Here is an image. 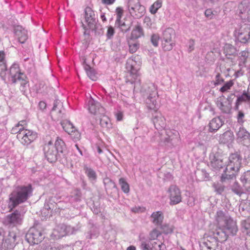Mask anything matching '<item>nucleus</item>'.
<instances>
[{"label":"nucleus","instance_id":"f257e3e1","mask_svg":"<svg viewBox=\"0 0 250 250\" xmlns=\"http://www.w3.org/2000/svg\"><path fill=\"white\" fill-rule=\"evenodd\" d=\"M144 98H146V103L147 107L150 110H153L155 114L153 116V122L157 130H162L166 125V120L161 113L157 112L158 99L157 88L153 83L145 84L140 89Z\"/></svg>","mask_w":250,"mask_h":250},{"label":"nucleus","instance_id":"f03ea898","mask_svg":"<svg viewBox=\"0 0 250 250\" xmlns=\"http://www.w3.org/2000/svg\"><path fill=\"white\" fill-rule=\"evenodd\" d=\"M242 160L240 152H235L230 154L227 167L221 177L222 182H226L236 178L242 167Z\"/></svg>","mask_w":250,"mask_h":250},{"label":"nucleus","instance_id":"7ed1b4c3","mask_svg":"<svg viewBox=\"0 0 250 250\" xmlns=\"http://www.w3.org/2000/svg\"><path fill=\"white\" fill-rule=\"evenodd\" d=\"M32 188L31 185L17 187L9 195V205L15 208L24 202L31 194Z\"/></svg>","mask_w":250,"mask_h":250},{"label":"nucleus","instance_id":"20e7f679","mask_svg":"<svg viewBox=\"0 0 250 250\" xmlns=\"http://www.w3.org/2000/svg\"><path fill=\"white\" fill-rule=\"evenodd\" d=\"M140 58L138 56L132 57L128 59L126 63V68L129 71L126 76V83L134 84V90H139L140 87V79L139 78L138 68L136 65L138 62H140Z\"/></svg>","mask_w":250,"mask_h":250},{"label":"nucleus","instance_id":"39448f33","mask_svg":"<svg viewBox=\"0 0 250 250\" xmlns=\"http://www.w3.org/2000/svg\"><path fill=\"white\" fill-rule=\"evenodd\" d=\"M80 228L81 227L79 225L76 227H71L63 224H60L56 227L52 234L55 236L56 239H60L66 235L75 233L80 229Z\"/></svg>","mask_w":250,"mask_h":250},{"label":"nucleus","instance_id":"423d86ee","mask_svg":"<svg viewBox=\"0 0 250 250\" xmlns=\"http://www.w3.org/2000/svg\"><path fill=\"white\" fill-rule=\"evenodd\" d=\"M127 7L130 14L136 19L141 18L146 12L145 7L141 4L140 0H128Z\"/></svg>","mask_w":250,"mask_h":250},{"label":"nucleus","instance_id":"0eeeda50","mask_svg":"<svg viewBox=\"0 0 250 250\" xmlns=\"http://www.w3.org/2000/svg\"><path fill=\"white\" fill-rule=\"evenodd\" d=\"M23 219V215L16 210L14 212L7 215L3 220L4 225L8 227H14L21 225Z\"/></svg>","mask_w":250,"mask_h":250},{"label":"nucleus","instance_id":"6e6552de","mask_svg":"<svg viewBox=\"0 0 250 250\" xmlns=\"http://www.w3.org/2000/svg\"><path fill=\"white\" fill-rule=\"evenodd\" d=\"M43 150L45 158L50 163L56 162L58 158V155H59L60 153L55 147L51 141L47 144L44 145Z\"/></svg>","mask_w":250,"mask_h":250},{"label":"nucleus","instance_id":"1a4fd4ad","mask_svg":"<svg viewBox=\"0 0 250 250\" xmlns=\"http://www.w3.org/2000/svg\"><path fill=\"white\" fill-rule=\"evenodd\" d=\"M17 137L23 145H27L36 139L37 134L33 131L24 129L22 127V130L17 134Z\"/></svg>","mask_w":250,"mask_h":250},{"label":"nucleus","instance_id":"9d476101","mask_svg":"<svg viewBox=\"0 0 250 250\" xmlns=\"http://www.w3.org/2000/svg\"><path fill=\"white\" fill-rule=\"evenodd\" d=\"M27 242L31 244H38L43 239L44 236L41 230L35 227H33L29 230L25 235Z\"/></svg>","mask_w":250,"mask_h":250},{"label":"nucleus","instance_id":"9b49d317","mask_svg":"<svg viewBox=\"0 0 250 250\" xmlns=\"http://www.w3.org/2000/svg\"><path fill=\"white\" fill-rule=\"evenodd\" d=\"M235 35L241 42L246 43L250 39V25L246 23L241 25L235 31Z\"/></svg>","mask_w":250,"mask_h":250},{"label":"nucleus","instance_id":"f8f14e48","mask_svg":"<svg viewBox=\"0 0 250 250\" xmlns=\"http://www.w3.org/2000/svg\"><path fill=\"white\" fill-rule=\"evenodd\" d=\"M179 134L176 130H167L166 135L161 139V143L168 146H174L178 141Z\"/></svg>","mask_w":250,"mask_h":250},{"label":"nucleus","instance_id":"ddd939ff","mask_svg":"<svg viewBox=\"0 0 250 250\" xmlns=\"http://www.w3.org/2000/svg\"><path fill=\"white\" fill-rule=\"evenodd\" d=\"M170 204L176 205L181 202L182 197L180 189L175 185H171L168 189Z\"/></svg>","mask_w":250,"mask_h":250},{"label":"nucleus","instance_id":"4468645a","mask_svg":"<svg viewBox=\"0 0 250 250\" xmlns=\"http://www.w3.org/2000/svg\"><path fill=\"white\" fill-rule=\"evenodd\" d=\"M217 241L211 236L204 237L200 243L201 250H216Z\"/></svg>","mask_w":250,"mask_h":250},{"label":"nucleus","instance_id":"2eb2a0df","mask_svg":"<svg viewBox=\"0 0 250 250\" xmlns=\"http://www.w3.org/2000/svg\"><path fill=\"white\" fill-rule=\"evenodd\" d=\"M85 20L89 29L92 30H96V21L94 12L90 7L85 9Z\"/></svg>","mask_w":250,"mask_h":250},{"label":"nucleus","instance_id":"dca6fc26","mask_svg":"<svg viewBox=\"0 0 250 250\" xmlns=\"http://www.w3.org/2000/svg\"><path fill=\"white\" fill-rule=\"evenodd\" d=\"M88 110L91 113L97 116L105 113V109L101 106V104L92 98L89 101Z\"/></svg>","mask_w":250,"mask_h":250},{"label":"nucleus","instance_id":"f3484780","mask_svg":"<svg viewBox=\"0 0 250 250\" xmlns=\"http://www.w3.org/2000/svg\"><path fill=\"white\" fill-rule=\"evenodd\" d=\"M222 227L229 236L235 235L238 231L236 222L231 218L226 220V223L222 225Z\"/></svg>","mask_w":250,"mask_h":250},{"label":"nucleus","instance_id":"a211bd4d","mask_svg":"<svg viewBox=\"0 0 250 250\" xmlns=\"http://www.w3.org/2000/svg\"><path fill=\"white\" fill-rule=\"evenodd\" d=\"M17 235L15 232L10 231L8 235L4 239L3 247L7 249L13 248L16 244Z\"/></svg>","mask_w":250,"mask_h":250},{"label":"nucleus","instance_id":"6ab92c4d","mask_svg":"<svg viewBox=\"0 0 250 250\" xmlns=\"http://www.w3.org/2000/svg\"><path fill=\"white\" fill-rule=\"evenodd\" d=\"M14 33L21 43H24L28 38L27 31L20 25L14 27Z\"/></svg>","mask_w":250,"mask_h":250},{"label":"nucleus","instance_id":"aec40b11","mask_svg":"<svg viewBox=\"0 0 250 250\" xmlns=\"http://www.w3.org/2000/svg\"><path fill=\"white\" fill-rule=\"evenodd\" d=\"M236 135L238 138L242 140L244 146H248L250 145V133L245 128L240 127Z\"/></svg>","mask_w":250,"mask_h":250},{"label":"nucleus","instance_id":"412c9836","mask_svg":"<svg viewBox=\"0 0 250 250\" xmlns=\"http://www.w3.org/2000/svg\"><path fill=\"white\" fill-rule=\"evenodd\" d=\"M213 238H214L217 242L222 243L226 241L229 235L226 233L222 227L217 229L215 231L213 232Z\"/></svg>","mask_w":250,"mask_h":250},{"label":"nucleus","instance_id":"4be33fe9","mask_svg":"<svg viewBox=\"0 0 250 250\" xmlns=\"http://www.w3.org/2000/svg\"><path fill=\"white\" fill-rule=\"evenodd\" d=\"M9 74L13 83H16L17 82L18 78L19 75L24 74L21 72L19 65L17 64H14L11 66L9 70Z\"/></svg>","mask_w":250,"mask_h":250},{"label":"nucleus","instance_id":"5701e85b","mask_svg":"<svg viewBox=\"0 0 250 250\" xmlns=\"http://www.w3.org/2000/svg\"><path fill=\"white\" fill-rule=\"evenodd\" d=\"M5 56L4 52L3 51H0V77H1L3 80L5 79L7 70Z\"/></svg>","mask_w":250,"mask_h":250},{"label":"nucleus","instance_id":"b1692460","mask_svg":"<svg viewBox=\"0 0 250 250\" xmlns=\"http://www.w3.org/2000/svg\"><path fill=\"white\" fill-rule=\"evenodd\" d=\"M240 180L243 188L248 192H250V170L244 172L241 176Z\"/></svg>","mask_w":250,"mask_h":250},{"label":"nucleus","instance_id":"393cba45","mask_svg":"<svg viewBox=\"0 0 250 250\" xmlns=\"http://www.w3.org/2000/svg\"><path fill=\"white\" fill-rule=\"evenodd\" d=\"M164 217V214L162 211H158L154 212L150 216L151 221L155 226H161Z\"/></svg>","mask_w":250,"mask_h":250},{"label":"nucleus","instance_id":"a878e982","mask_svg":"<svg viewBox=\"0 0 250 250\" xmlns=\"http://www.w3.org/2000/svg\"><path fill=\"white\" fill-rule=\"evenodd\" d=\"M223 124L220 117H216L211 120L209 124V130L212 132L217 130Z\"/></svg>","mask_w":250,"mask_h":250},{"label":"nucleus","instance_id":"bb28decb","mask_svg":"<svg viewBox=\"0 0 250 250\" xmlns=\"http://www.w3.org/2000/svg\"><path fill=\"white\" fill-rule=\"evenodd\" d=\"M97 119L100 121V124L101 126L106 129H109L112 127V124L111 123L109 118L105 115V113L101 114L99 116L96 117Z\"/></svg>","mask_w":250,"mask_h":250},{"label":"nucleus","instance_id":"cd10ccee","mask_svg":"<svg viewBox=\"0 0 250 250\" xmlns=\"http://www.w3.org/2000/svg\"><path fill=\"white\" fill-rule=\"evenodd\" d=\"M233 135L230 131H226L220 135L219 141L222 144H229L233 141Z\"/></svg>","mask_w":250,"mask_h":250},{"label":"nucleus","instance_id":"c85d7f7f","mask_svg":"<svg viewBox=\"0 0 250 250\" xmlns=\"http://www.w3.org/2000/svg\"><path fill=\"white\" fill-rule=\"evenodd\" d=\"M210 166L215 169H219L225 166V163L223 162L221 158L213 155V158H211Z\"/></svg>","mask_w":250,"mask_h":250},{"label":"nucleus","instance_id":"c756f323","mask_svg":"<svg viewBox=\"0 0 250 250\" xmlns=\"http://www.w3.org/2000/svg\"><path fill=\"white\" fill-rule=\"evenodd\" d=\"M175 36V32L174 29L171 28L166 29L163 33L162 40H174Z\"/></svg>","mask_w":250,"mask_h":250},{"label":"nucleus","instance_id":"7c9ffc66","mask_svg":"<svg viewBox=\"0 0 250 250\" xmlns=\"http://www.w3.org/2000/svg\"><path fill=\"white\" fill-rule=\"evenodd\" d=\"M115 25L119 28L123 32H126L130 30L131 26V22L129 21H123L120 20L119 23H117V21H116Z\"/></svg>","mask_w":250,"mask_h":250},{"label":"nucleus","instance_id":"2f4dec72","mask_svg":"<svg viewBox=\"0 0 250 250\" xmlns=\"http://www.w3.org/2000/svg\"><path fill=\"white\" fill-rule=\"evenodd\" d=\"M129 51L130 53H135L140 47V44L138 42L132 39L128 41Z\"/></svg>","mask_w":250,"mask_h":250},{"label":"nucleus","instance_id":"473e14b6","mask_svg":"<svg viewBox=\"0 0 250 250\" xmlns=\"http://www.w3.org/2000/svg\"><path fill=\"white\" fill-rule=\"evenodd\" d=\"M230 217L229 216H226L224 213L221 211L219 210L216 212L215 215V220L217 222L218 224L222 226L223 224L222 223L224 222L226 223V220L229 219Z\"/></svg>","mask_w":250,"mask_h":250},{"label":"nucleus","instance_id":"72a5a7b5","mask_svg":"<svg viewBox=\"0 0 250 250\" xmlns=\"http://www.w3.org/2000/svg\"><path fill=\"white\" fill-rule=\"evenodd\" d=\"M60 104V101L59 100H56L54 103V105L51 112V117L54 120H59L62 117V111L60 110L59 111V115L56 116L55 115V111L56 110L57 106Z\"/></svg>","mask_w":250,"mask_h":250},{"label":"nucleus","instance_id":"f704fd0d","mask_svg":"<svg viewBox=\"0 0 250 250\" xmlns=\"http://www.w3.org/2000/svg\"><path fill=\"white\" fill-rule=\"evenodd\" d=\"M175 45L174 40H165L162 41V46L164 51H170L172 49Z\"/></svg>","mask_w":250,"mask_h":250},{"label":"nucleus","instance_id":"c9c22d12","mask_svg":"<svg viewBox=\"0 0 250 250\" xmlns=\"http://www.w3.org/2000/svg\"><path fill=\"white\" fill-rule=\"evenodd\" d=\"M231 190L235 194L241 196L244 193L243 188L236 181L231 186Z\"/></svg>","mask_w":250,"mask_h":250},{"label":"nucleus","instance_id":"e433bc0d","mask_svg":"<svg viewBox=\"0 0 250 250\" xmlns=\"http://www.w3.org/2000/svg\"><path fill=\"white\" fill-rule=\"evenodd\" d=\"M195 174L197 179L198 181H203L208 180L209 174L204 169L198 170Z\"/></svg>","mask_w":250,"mask_h":250},{"label":"nucleus","instance_id":"4c0bfd02","mask_svg":"<svg viewBox=\"0 0 250 250\" xmlns=\"http://www.w3.org/2000/svg\"><path fill=\"white\" fill-rule=\"evenodd\" d=\"M54 146L61 153H63L66 150L64 142L59 137H57Z\"/></svg>","mask_w":250,"mask_h":250},{"label":"nucleus","instance_id":"58836bf2","mask_svg":"<svg viewBox=\"0 0 250 250\" xmlns=\"http://www.w3.org/2000/svg\"><path fill=\"white\" fill-rule=\"evenodd\" d=\"M242 102H250V95L247 91H243L241 95L238 96L236 101V104Z\"/></svg>","mask_w":250,"mask_h":250},{"label":"nucleus","instance_id":"ea45409f","mask_svg":"<svg viewBox=\"0 0 250 250\" xmlns=\"http://www.w3.org/2000/svg\"><path fill=\"white\" fill-rule=\"evenodd\" d=\"M143 34V29L140 25H138L136 26L135 28L132 30L130 39L134 40L137 39L141 37Z\"/></svg>","mask_w":250,"mask_h":250},{"label":"nucleus","instance_id":"a19ab883","mask_svg":"<svg viewBox=\"0 0 250 250\" xmlns=\"http://www.w3.org/2000/svg\"><path fill=\"white\" fill-rule=\"evenodd\" d=\"M84 69L86 72L87 75L88 77L93 81H96L97 80V76L95 70L89 65L86 64L84 66Z\"/></svg>","mask_w":250,"mask_h":250},{"label":"nucleus","instance_id":"79ce46f5","mask_svg":"<svg viewBox=\"0 0 250 250\" xmlns=\"http://www.w3.org/2000/svg\"><path fill=\"white\" fill-rule=\"evenodd\" d=\"M61 125L65 131L68 134L70 133L71 130H73L75 128L72 124L69 121H64L61 123Z\"/></svg>","mask_w":250,"mask_h":250},{"label":"nucleus","instance_id":"37998d69","mask_svg":"<svg viewBox=\"0 0 250 250\" xmlns=\"http://www.w3.org/2000/svg\"><path fill=\"white\" fill-rule=\"evenodd\" d=\"M81 193L80 191H76L74 195L67 197L66 198V201H69L70 204L74 202H78L81 200Z\"/></svg>","mask_w":250,"mask_h":250},{"label":"nucleus","instance_id":"c03bdc74","mask_svg":"<svg viewBox=\"0 0 250 250\" xmlns=\"http://www.w3.org/2000/svg\"><path fill=\"white\" fill-rule=\"evenodd\" d=\"M119 184L121 186L122 190L125 193H127L129 192V186L124 178H121L119 179Z\"/></svg>","mask_w":250,"mask_h":250},{"label":"nucleus","instance_id":"a18cd8bd","mask_svg":"<svg viewBox=\"0 0 250 250\" xmlns=\"http://www.w3.org/2000/svg\"><path fill=\"white\" fill-rule=\"evenodd\" d=\"M152 246V250H166V245L161 242H153L151 243Z\"/></svg>","mask_w":250,"mask_h":250},{"label":"nucleus","instance_id":"49530a36","mask_svg":"<svg viewBox=\"0 0 250 250\" xmlns=\"http://www.w3.org/2000/svg\"><path fill=\"white\" fill-rule=\"evenodd\" d=\"M25 75L24 74H21V75H19L18 78L17 82L19 83L21 86V91H23L25 88V91L26 90L25 88L28 86L27 83L26 81L25 80Z\"/></svg>","mask_w":250,"mask_h":250},{"label":"nucleus","instance_id":"de8ad7c7","mask_svg":"<svg viewBox=\"0 0 250 250\" xmlns=\"http://www.w3.org/2000/svg\"><path fill=\"white\" fill-rule=\"evenodd\" d=\"M106 190L116 188L115 183L108 178H105L104 180Z\"/></svg>","mask_w":250,"mask_h":250},{"label":"nucleus","instance_id":"09e8293b","mask_svg":"<svg viewBox=\"0 0 250 250\" xmlns=\"http://www.w3.org/2000/svg\"><path fill=\"white\" fill-rule=\"evenodd\" d=\"M162 0H157L151 5L150 10V12L153 14H155L157 10L162 6Z\"/></svg>","mask_w":250,"mask_h":250},{"label":"nucleus","instance_id":"8fccbe9b","mask_svg":"<svg viewBox=\"0 0 250 250\" xmlns=\"http://www.w3.org/2000/svg\"><path fill=\"white\" fill-rule=\"evenodd\" d=\"M242 227L247 231V233H250V218L244 220L241 223Z\"/></svg>","mask_w":250,"mask_h":250},{"label":"nucleus","instance_id":"3c124183","mask_svg":"<svg viewBox=\"0 0 250 250\" xmlns=\"http://www.w3.org/2000/svg\"><path fill=\"white\" fill-rule=\"evenodd\" d=\"M85 173L87 176L92 180H95L96 178V174L94 170L90 168L86 167L85 168Z\"/></svg>","mask_w":250,"mask_h":250},{"label":"nucleus","instance_id":"603ef678","mask_svg":"<svg viewBox=\"0 0 250 250\" xmlns=\"http://www.w3.org/2000/svg\"><path fill=\"white\" fill-rule=\"evenodd\" d=\"M233 85V82L230 80L226 83L224 85L220 88V91L221 92H225L230 89Z\"/></svg>","mask_w":250,"mask_h":250},{"label":"nucleus","instance_id":"864d4df0","mask_svg":"<svg viewBox=\"0 0 250 250\" xmlns=\"http://www.w3.org/2000/svg\"><path fill=\"white\" fill-rule=\"evenodd\" d=\"M224 50L225 53H226V55L228 54L231 55L233 54L235 52V49L234 47L229 44L226 45Z\"/></svg>","mask_w":250,"mask_h":250},{"label":"nucleus","instance_id":"5fc2aeb1","mask_svg":"<svg viewBox=\"0 0 250 250\" xmlns=\"http://www.w3.org/2000/svg\"><path fill=\"white\" fill-rule=\"evenodd\" d=\"M213 187L218 194H221L224 190V186L219 183H214Z\"/></svg>","mask_w":250,"mask_h":250},{"label":"nucleus","instance_id":"6e6d98bb","mask_svg":"<svg viewBox=\"0 0 250 250\" xmlns=\"http://www.w3.org/2000/svg\"><path fill=\"white\" fill-rule=\"evenodd\" d=\"M69 134L71 136V138L75 140H79L81 137L79 132L74 128L73 130H71Z\"/></svg>","mask_w":250,"mask_h":250},{"label":"nucleus","instance_id":"4d7b16f0","mask_svg":"<svg viewBox=\"0 0 250 250\" xmlns=\"http://www.w3.org/2000/svg\"><path fill=\"white\" fill-rule=\"evenodd\" d=\"M159 40V36L158 34H153L151 37V42L152 44L155 47L158 45V41Z\"/></svg>","mask_w":250,"mask_h":250},{"label":"nucleus","instance_id":"13d9d810","mask_svg":"<svg viewBox=\"0 0 250 250\" xmlns=\"http://www.w3.org/2000/svg\"><path fill=\"white\" fill-rule=\"evenodd\" d=\"M218 105L220 109L224 113H229L230 111V106L224 105L222 102L220 103Z\"/></svg>","mask_w":250,"mask_h":250},{"label":"nucleus","instance_id":"bf43d9fd","mask_svg":"<svg viewBox=\"0 0 250 250\" xmlns=\"http://www.w3.org/2000/svg\"><path fill=\"white\" fill-rule=\"evenodd\" d=\"M116 14H117V23H119V21L121 20V18L123 15V9L121 7H117L116 10Z\"/></svg>","mask_w":250,"mask_h":250},{"label":"nucleus","instance_id":"052dcab7","mask_svg":"<svg viewBox=\"0 0 250 250\" xmlns=\"http://www.w3.org/2000/svg\"><path fill=\"white\" fill-rule=\"evenodd\" d=\"M161 229L163 230V232L166 234L170 233L172 231V229L169 227V226L167 224L161 225V226H159Z\"/></svg>","mask_w":250,"mask_h":250},{"label":"nucleus","instance_id":"680f3d73","mask_svg":"<svg viewBox=\"0 0 250 250\" xmlns=\"http://www.w3.org/2000/svg\"><path fill=\"white\" fill-rule=\"evenodd\" d=\"M160 235V232L156 229H154L150 233V237L151 239L154 240Z\"/></svg>","mask_w":250,"mask_h":250},{"label":"nucleus","instance_id":"e2e57ef3","mask_svg":"<svg viewBox=\"0 0 250 250\" xmlns=\"http://www.w3.org/2000/svg\"><path fill=\"white\" fill-rule=\"evenodd\" d=\"M151 242H150V244H147L145 242H142L141 244V248L142 250H152V246L151 245Z\"/></svg>","mask_w":250,"mask_h":250},{"label":"nucleus","instance_id":"0e129e2a","mask_svg":"<svg viewBox=\"0 0 250 250\" xmlns=\"http://www.w3.org/2000/svg\"><path fill=\"white\" fill-rule=\"evenodd\" d=\"M66 200H65V201H61L58 204V206L59 208H61V209H64L66 208H69V205L66 203Z\"/></svg>","mask_w":250,"mask_h":250},{"label":"nucleus","instance_id":"69168bd1","mask_svg":"<svg viewBox=\"0 0 250 250\" xmlns=\"http://www.w3.org/2000/svg\"><path fill=\"white\" fill-rule=\"evenodd\" d=\"M224 82V79L221 78L220 74L218 73L215 76V85L221 84Z\"/></svg>","mask_w":250,"mask_h":250},{"label":"nucleus","instance_id":"338daca9","mask_svg":"<svg viewBox=\"0 0 250 250\" xmlns=\"http://www.w3.org/2000/svg\"><path fill=\"white\" fill-rule=\"evenodd\" d=\"M244 118V114L242 111H239L238 115H237V120L238 122L240 124H242L244 123V121L243 120Z\"/></svg>","mask_w":250,"mask_h":250},{"label":"nucleus","instance_id":"774afa93","mask_svg":"<svg viewBox=\"0 0 250 250\" xmlns=\"http://www.w3.org/2000/svg\"><path fill=\"white\" fill-rule=\"evenodd\" d=\"M114 34V30L111 26L108 27L106 33V36L108 39H111Z\"/></svg>","mask_w":250,"mask_h":250}]
</instances>
